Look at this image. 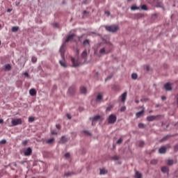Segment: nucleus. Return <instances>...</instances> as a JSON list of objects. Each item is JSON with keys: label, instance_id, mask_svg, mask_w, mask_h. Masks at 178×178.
I'll return each mask as SVG.
<instances>
[{"label": "nucleus", "instance_id": "f257e3e1", "mask_svg": "<svg viewBox=\"0 0 178 178\" xmlns=\"http://www.w3.org/2000/svg\"><path fill=\"white\" fill-rule=\"evenodd\" d=\"M105 29L106 31H109V33H116V31L119 30V26L118 25L106 26Z\"/></svg>", "mask_w": 178, "mask_h": 178}, {"label": "nucleus", "instance_id": "f03ea898", "mask_svg": "<svg viewBox=\"0 0 178 178\" xmlns=\"http://www.w3.org/2000/svg\"><path fill=\"white\" fill-rule=\"evenodd\" d=\"M118 118L115 115V114H111L108 116V122L109 124H113L116 120H117Z\"/></svg>", "mask_w": 178, "mask_h": 178}, {"label": "nucleus", "instance_id": "7ed1b4c3", "mask_svg": "<svg viewBox=\"0 0 178 178\" xmlns=\"http://www.w3.org/2000/svg\"><path fill=\"white\" fill-rule=\"evenodd\" d=\"M66 51V42H63L62 46L60 47V53L61 55V58H65V52Z\"/></svg>", "mask_w": 178, "mask_h": 178}, {"label": "nucleus", "instance_id": "20e7f679", "mask_svg": "<svg viewBox=\"0 0 178 178\" xmlns=\"http://www.w3.org/2000/svg\"><path fill=\"white\" fill-rule=\"evenodd\" d=\"M12 126H17V124H22L23 123L22 118L13 119L11 121Z\"/></svg>", "mask_w": 178, "mask_h": 178}, {"label": "nucleus", "instance_id": "39448f33", "mask_svg": "<svg viewBox=\"0 0 178 178\" xmlns=\"http://www.w3.org/2000/svg\"><path fill=\"white\" fill-rule=\"evenodd\" d=\"M71 62L74 67H77L79 65H81V63L79 62V59L75 60L73 57H71Z\"/></svg>", "mask_w": 178, "mask_h": 178}, {"label": "nucleus", "instance_id": "423d86ee", "mask_svg": "<svg viewBox=\"0 0 178 178\" xmlns=\"http://www.w3.org/2000/svg\"><path fill=\"white\" fill-rule=\"evenodd\" d=\"M33 154V149H31V147H28L24 152V156H30Z\"/></svg>", "mask_w": 178, "mask_h": 178}, {"label": "nucleus", "instance_id": "0eeeda50", "mask_svg": "<svg viewBox=\"0 0 178 178\" xmlns=\"http://www.w3.org/2000/svg\"><path fill=\"white\" fill-rule=\"evenodd\" d=\"M74 37H76V35L74 33L69 35L64 42H69V41H72V40H73Z\"/></svg>", "mask_w": 178, "mask_h": 178}, {"label": "nucleus", "instance_id": "6e6552de", "mask_svg": "<svg viewBox=\"0 0 178 178\" xmlns=\"http://www.w3.org/2000/svg\"><path fill=\"white\" fill-rule=\"evenodd\" d=\"M98 120H101V115H96L94 118H92V126H94V124L95 123V122H97Z\"/></svg>", "mask_w": 178, "mask_h": 178}, {"label": "nucleus", "instance_id": "1a4fd4ad", "mask_svg": "<svg viewBox=\"0 0 178 178\" xmlns=\"http://www.w3.org/2000/svg\"><path fill=\"white\" fill-rule=\"evenodd\" d=\"M164 88L166 91H172V84L170 83H167L164 85Z\"/></svg>", "mask_w": 178, "mask_h": 178}, {"label": "nucleus", "instance_id": "9d476101", "mask_svg": "<svg viewBox=\"0 0 178 178\" xmlns=\"http://www.w3.org/2000/svg\"><path fill=\"white\" fill-rule=\"evenodd\" d=\"M167 149L168 148H166V147L163 146L159 149V154H166Z\"/></svg>", "mask_w": 178, "mask_h": 178}, {"label": "nucleus", "instance_id": "9b49d317", "mask_svg": "<svg viewBox=\"0 0 178 178\" xmlns=\"http://www.w3.org/2000/svg\"><path fill=\"white\" fill-rule=\"evenodd\" d=\"M127 98V92H124L121 95V101H122V102H125Z\"/></svg>", "mask_w": 178, "mask_h": 178}, {"label": "nucleus", "instance_id": "f8f14e48", "mask_svg": "<svg viewBox=\"0 0 178 178\" xmlns=\"http://www.w3.org/2000/svg\"><path fill=\"white\" fill-rule=\"evenodd\" d=\"M157 116L155 115H150L147 117V120L148 122H154V120H155V119H156Z\"/></svg>", "mask_w": 178, "mask_h": 178}, {"label": "nucleus", "instance_id": "ddd939ff", "mask_svg": "<svg viewBox=\"0 0 178 178\" xmlns=\"http://www.w3.org/2000/svg\"><path fill=\"white\" fill-rule=\"evenodd\" d=\"M109 52H111V50L109 51H106L105 48H102L99 50V54L101 55H104V54H109Z\"/></svg>", "mask_w": 178, "mask_h": 178}, {"label": "nucleus", "instance_id": "4468645a", "mask_svg": "<svg viewBox=\"0 0 178 178\" xmlns=\"http://www.w3.org/2000/svg\"><path fill=\"white\" fill-rule=\"evenodd\" d=\"M29 94H30V95H31L32 97H34V95H37V91H35V89L31 88V89L29 90Z\"/></svg>", "mask_w": 178, "mask_h": 178}, {"label": "nucleus", "instance_id": "2eb2a0df", "mask_svg": "<svg viewBox=\"0 0 178 178\" xmlns=\"http://www.w3.org/2000/svg\"><path fill=\"white\" fill-rule=\"evenodd\" d=\"M60 65L63 67H67V65L66 64V62L65 61V58H63V60L59 61Z\"/></svg>", "mask_w": 178, "mask_h": 178}, {"label": "nucleus", "instance_id": "dca6fc26", "mask_svg": "<svg viewBox=\"0 0 178 178\" xmlns=\"http://www.w3.org/2000/svg\"><path fill=\"white\" fill-rule=\"evenodd\" d=\"M161 172H163V173H168L169 172V168H168L167 166H164L161 168Z\"/></svg>", "mask_w": 178, "mask_h": 178}, {"label": "nucleus", "instance_id": "f3484780", "mask_svg": "<svg viewBox=\"0 0 178 178\" xmlns=\"http://www.w3.org/2000/svg\"><path fill=\"white\" fill-rule=\"evenodd\" d=\"M81 94H87V88L86 87H81L80 88Z\"/></svg>", "mask_w": 178, "mask_h": 178}, {"label": "nucleus", "instance_id": "a211bd4d", "mask_svg": "<svg viewBox=\"0 0 178 178\" xmlns=\"http://www.w3.org/2000/svg\"><path fill=\"white\" fill-rule=\"evenodd\" d=\"M102 98H103L102 94L99 93V94L97 95V96L96 101H97V102H99L100 101H102Z\"/></svg>", "mask_w": 178, "mask_h": 178}, {"label": "nucleus", "instance_id": "6ab92c4d", "mask_svg": "<svg viewBox=\"0 0 178 178\" xmlns=\"http://www.w3.org/2000/svg\"><path fill=\"white\" fill-rule=\"evenodd\" d=\"M67 138H66L65 136H62L60 140V144H65V143H67Z\"/></svg>", "mask_w": 178, "mask_h": 178}, {"label": "nucleus", "instance_id": "aec40b11", "mask_svg": "<svg viewBox=\"0 0 178 178\" xmlns=\"http://www.w3.org/2000/svg\"><path fill=\"white\" fill-rule=\"evenodd\" d=\"M47 144H54V143H55V138H51L50 139H48L47 141H46Z\"/></svg>", "mask_w": 178, "mask_h": 178}, {"label": "nucleus", "instance_id": "412c9836", "mask_svg": "<svg viewBox=\"0 0 178 178\" xmlns=\"http://www.w3.org/2000/svg\"><path fill=\"white\" fill-rule=\"evenodd\" d=\"M143 114H144V110H142L141 111L136 113V118H140V116H143Z\"/></svg>", "mask_w": 178, "mask_h": 178}, {"label": "nucleus", "instance_id": "4be33fe9", "mask_svg": "<svg viewBox=\"0 0 178 178\" xmlns=\"http://www.w3.org/2000/svg\"><path fill=\"white\" fill-rule=\"evenodd\" d=\"M135 178H143V175L138 171H136L135 174Z\"/></svg>", "mask_w": 178, "mask_h": 178}, {"label": "nucleus", "instance_id": "5701e85b", "mask_svg": "<svg viewBox=\"0 0 178 178\" xmlns=\"http://www.w3.org/2000/svg\"><path fill=\"white\" fill-rule=\"evenodd\" d=\"M13 33H16L19 31V26H13L11 29Z\"/></svg>", "mask_w": 178, "mask_h": 178}, {"label": "nucleus", "instance_id": "b1692460", "mask_svg": "<svg viewBox=\"0 0 178 178\" xmlns=\"http://www.w3.org/2000/svg\"><path fill=\"white\" fill-rule=\"evenodd\" d=\"M81 56L83 58V59H86V58H87V51H83L82 54H81Z\"/></svg>", "mask_w": 178, "mask_h": 178}, {"label": "nucleus", "instance_id": "393cba45", "mask_svg": "<svg viewBox=\"0 0 178 178\" xmlns=\"http://www.w3.org/2000/svg\"><path fill=\"white\" fill-rule=\"evenodd\" d=\"M113 108V104H110L107 108H106V112H109L111 111H112V108Z\"/></svg>", "mask_w": 178, "mask_h": 178}, {"label": "nucleus", "instance_id": "a878e982", "mask_svg": "<svg viewBox=\"0 0 178 178\" xmlns=\"http://www.w3.org/2000/svg\"><path fill=\"white\" fill-rule=\"evenodd\" d=\"M108 173V171L105 169H100V175H106Z\"/></svg>", "mask_w": 178, "mask_h": 178}, {"label": "nucleus", "instance_id": "bb28decb", "mask_svg": "<svg viewBox=\"0 0 178 178\" xmlns=\"http://www.w3.org/2000/svg\"><path fill=\"white\" fill-rule=\"evenodd\" d=\"M138 9H140V7H138V6H132L131 7V10H138Z\"/></svg>", "mask_w": 178, "mask_h": 178}, {"label": "nucleus", "instance_id": "cd10ccee", "mask_svg": "<svg viewBox=\"0 0 178 178\" xmlns=\"http://www.w3.org/2000/svg\"><path fill=\"white\" fill-rule=\"evenodd\" d=\"M137 77H138V75L136 73H133L131 74V79H133V80H137Z\"/></svg>", "mask_w": 178, "mask_h": 178}, {"label": "nucleus", "instance_id": "c85d7f7f", "mask_svg": "<svg viewBox=\"0 0 178 178\" xmlns=\"http://www.w3.org/2000/svg\"><path fill=\"white\" fill-rule=\"evenodd\" d=\"M150 163H151L152 165H156V163H158V160H156V159L152 160V161H150Z\"/></svg>", "mask_w": 178, "mask_h": 178}, {"label": "nucleus", "instance_id": "c756f323", "mask_svg": "<svg viewBox=\"0 0 178 178\" xmlns=\"http://www.w3.org/2000/svg\"><path fill=\"white\" fill-rule=\"evenodd\" d=\"M167 163L169 166H172V165H173V163H174L173 160H170V159L168 160Z\"/></svg>", "mask_w": 178, "mask_h": 178}, {"label": "nucleus", "instance_id": "7c9ffc66", "mask_svg": "<svg viewBox=\"0 0 178 178\" xmlns=\"http://www.w3.org/2000/svg\"><path fill=\"white\" fill-rule=\"evenodd\" d=\"M83 45H90V40H85L83 41Z\"/></svg>", "mask_w": 178, "mask_h": 178}, {"label": "nucleus", "instance_id": "2f4dec72", "mask_svg": "<svg viewBox=\"0 0 178 178\" xmlns=\"http://www.w3.org/2000/svg\"><path fill=\"white\" fill-rule=\"evenodd\" d=\"M5 69L6 70H10V69H12V67L10 66V65L8 64L6 65Z\"/></svg>", "mask_w": 178, "mask_h": 178}, {"label": "nucleus", "instance_id": "473e14b6", "mask_svg": "<svg viewBox=\"0 0 178 178\" xmlns=\"http://www.w3.org/2000/svg\"><path fill=\"white\" fill-rule=\"evenodd\" d=\"M31 61L33 62V63H35V62H37V57L33 56L31 58Z\"/></svg>", "mask_w": 178, "mask_h": 178}, {"label": "nucleus", "instance_id": "72a5a7b5", "mask_svg": "<svg viewBox=\"0 0 178 178\" xmlns=\"http://www.w3.org/2000/svg\"><path fill=\"white\" fill-rule=\"evenodd\" d=\"M29 122L33 123V122H34V117H29Z\"/></svg>", "mask_w": 178, "mask_h": 178}, {"label": "nucleus", "instance_id": "f704fd0d", "mask_svg": "<svg viewBox=\"0 0 178 178\" xmlns=\"http://www.w3.org/2000/svg\"><path fill=\"white\" fill-rule=\"evenodd\" d=\"M86 136H91V133H90V131H83Z\"/></svg>", "mask_w": 178, "mask_h": 178}, {"label": "nucleus", "instance_id": "c9c22d12", "mask_svg": "<svg viewBox=\"0 0 178 178\" xmlns=\"http://www.w3.org/2000/svg\"><path fill=\"white\" fill-rule=\"evenodd\" d=\"M141 9H142L143 10H147V6H146V5H143V6H141Z\"/></svg>", "mask_w": 178, "mask_h": 178}, {"label": "nucleus", "instance_id": "e433bc0d", "mask_svg": "<svg viewBox=\"0 0 178 178\" xmlns=\"http://www.w3.org/2000/svg\"><path fill=\"white\" fill-rule=\"evenodd\" d=\"M138 127H139V129H144V124L139 123L138 124Z\"/></svg>", "mask_w": 178, "mask_h": 178}, {"label": "nucleus", "instance_id": "4c0bfd02", "mask_svg": "<svg viewBox=\"0 0 178 178\" xmlns=\"http://www.w3.org/2000/svg\"><path fill=\"white\" fill-rule=\"evenodd\" d=\"M144 141H143V140H140V142H139V147H144Z\"/></svg>", "mask_w": 178, "mask_h": 178}, {"label": "nucleus", "instance_id": "58836bf2", "mask_svg": "<svg viewBox=\"0 0 178 178\" xmlns=\"http://www.w3.org/2000/svg\"><path fill=\"white\" fill-rule=\"evenodd\" d=\"M122 143H123V139L120 138L118 141H117V144L120 145Z\"/></svg>", "mask_w": 178, "mask_h": 178}, {"label": "nucleus", "instance_id": "ea45409f", "mask_svg": "<svg viewBox=\"0 0 178 178\" xmlns=\"http://www.w3.org/2000/svg\"><path fill=\"white\" fill-rule=\"evenodd\" d=\"M0 144H6V140L3 139L0 141Z\"/></svg>", "mask_w": 178, "mask_h": 178}, {"label": "nucleus", "instance_id": "a19ab883", "mask_svg": "<svg viewBox=\"0 0 178 178\" xmlns=\"http://www.w3.org/2000/svg\"><path fill=\"white\" fill-rule=\"evenodd\" d=\"M124 111H126V106H122V107H121L120 111H121V112H124Z\"/></svg>", "mask_w": 178, "mask_h": 178}, {"label": "nucleus", "instance_id": "79ce46f5", "mask_svg": "<svg viewBox=\"0 0 178 178\" xmlns=\"http://www.w3.org/2000/svg\"><path fill=\"white\" fill-rule=\"evenodd\" d=\"M27 143H29L28 140H23L22 141V145H27Z\"/></svg>", "mask_w": 178, "mask_h": 178}, {"label": "nucleus", "instance_id": "37998d69", "mask_svg": "<svg viewBox=\"0 0 178 178\" xmlns=\"http://www.w3.org/2000/svg\"><path fill=\"white\" fill-rule=\"evenodd\" d=\"M174 150L175 151V152H177V151H178V145H176L174 147Z\"/></svg>", "mask_w": 178, "mask_h": 178}, {"label": "nucleus", "instance_id": "c03bdc74", "mask_svg": "<svg viewBox=\"0 0 178 178\" xmlns=\"http://www.w3.org/2000/svg\"><path fill=\"white\" fill-rule=\"evenodd\" d=\"M113 159H114L115 161H118V160H119V156H115L113 157Z\"/></svg>", "mask_w": 178, "mask_h": 178}, {"label": "nucleus", "instance_id": "a18cd8bd", "mask_svg": "<svg viewBox=\"0 0 178 178\" xmlns=\"http://www.w3.org/2000/svg\"><path fill=\"white\" fill-rule=\"evenodd\" d=\"M65 158H70V154L66 153V154H65Z\"/></svg>", "mask_w": 178, "mask_h": 178}, {"label": "nucleus", "instance_id": "49530a36", "mask_svg": "<svg viewBox=\"0 0 178 178\" xmlns=\"http://www.w3.org/2000/svg\"><path fill=\"white\" fill-rule=\"evenodd\" d=\"M72 172H66V173L65 174V176H72Z\"/></svg>", "mask_w": 178, "mask_h": 178}, {"label": "nucleus", "instance_id": "de8ad7c7", "mask_svg": "<svg viewBox=\"0 0 178 178\" xmlns=\"http://www.w3.org/2000/svg\"><path fill=\"white\" fill-rule=\"evenodd\" d=\"M56 129H58V130H60V124H56Z\"/></svg>", "mask_w": 178, "mask_h": 178}, {"label": "nucleus", "instance_id": "09e8293b", "mask_svg": "<svg viewBox=\"0 0 178 178\" xmlns=\"http://www.w3.org/2000/svg\"><path fill=\"white\" fill-rule=\"evenodd\" d=\"M24 76H25V77H29V73L28 72H24Z\"/></svg>", "mask_w": 178, "mask_h": 178}, {"label": "nucleus", "instance_id": "8fccbe9b", "mask_svg": "<svg viewBox=\"0 0 178 178\" xmlns=\"http://www.w3.org/2000/svg\"><path fill=\"white\" fill-rule=\"evenodd\" d=\"M105 15H107V16H109V15H111V13L109 11H105Z\"/></svg>", "mask_w": 178, "mask_h": 178}, {"label": "nucleus", "instance_id": "3c124183", "mask_svg": "<svg viewBox=\"0 0 178 178\" xmlns=\"http://www.w3.org/2000/svg\"><path fill=\"white\" fill-rule=\"evenodd\" d=\"M51 134L56 135V134H58V132L54 131H51Z\"/></svg>", "mask_w": 178, "mask_h": 178}, {"label": "nucleus", "instance_id": "603ef678", "mask_svg": "<svg viewBox=\"0 0 178 178\" xmlns=\"http://www.w3.org/2000/svg\"><path fill=\"white\" fill-rule=\"evenodd\" d=\"M161 99H162V101L166 100V97L163 96V97H161Z\"/></svg>", "mask_w": 178, "mask_h": 178}, {"label": "nucleus", "instance_id": "864d4df0", "mask_svg": "<svg viewBox=\"0 0 178 178\" xmlns=\"http://www.w3.org/2000/svg\"><path fill=\"white\" fill-rule=\"evenodd\" d=\"M67 118L68 119H72V116H70L69 114L67 115Z\"/></svg>", "mask_w": 178, "mask_h": 178}, {"label": "nucleus", "instance_id": "5fc2aeb1", "mask_svg": "<svg viewBox=\"0 0 178 178\" xmlns=\"http://www.w3.org/2000/svg\"><path fill=\"white\" fill-rule=\"evenodd\" d=\"M111 79H112V76H108V77L106 78V80H111Z\"/></svg>", "mask_w": 178, "mask_h": 178}, {"label": "nucleus", "instance_id": "6e6d98bb", "mask_svg": "<svg viewBox=\"0 0 178 178\" xmlns=\"http://www.w3.org/2000/svg\"><path fill=\"white\" fill-rule=\"evenodd\" d=\"M2 123H3V120L0 119V124H2Z\"/></svg>", "mask_w": 178, "mask_h": 178}, {"label": "nucleus", "instance_id": "4d7b16f0", "mask_svg": "<svg viewBox=\"0 0 178 178\" xmlns=\"http://www.w3.org/2000/svg\"><path fill=\"white\" fill-rule=\"evenodd\" d=\"M135 102H136V104H139V103H140V101H139V100H136Z\"/></svg>", "mask_w": 178, "mask_h": 178}, {"label": "nucleus", "instance_id": "13d9d810", "mask_svg": "<svg viewBox=\"0 0 178 178\" xmlns=\"http://www.w3.org/2000/svg\"><path fill=\"white\" fill-rule=\"evenodd\" d=\"M83 13H84V15H86V13H87V11H86V10H84V11H83Z\"/></svg>", "mask_w": 178, "mask_h": 178}, {"label": "nucleus", "instance_id": "bf43d9fd", "mask_svg": "<svg viewBox=\"0 0 178 178\" xmlns=\"http://www.w3.org/2000/svg\"><path fill=\"white\" fill-rule=\"evenodd\" d=\"M76 52H77V54H79V49H76Z\"/></svg>", "mask_w": 178, "mask_h": 178}, {"label": "nucleus", "instance_id": "052dcab7", "mask_svg": "<svg viewBox=\"0 0 178 178\" xmlns=\"http://www.w3.org/2000/svg\"><path fill=\"white\" fill-rule=\"evenodd\" d=\"M147 70H149V68L148 67H147Z\"/></svg>", "mask_w": 178, "mask_h": 178}, {"label": "nucleus", "instance_id": "680f3d73", "mask_svg": "<svg viewBox=\"0 0 178 178\" xmlns=\"http://www.w3.org/2000/svg\"><path fill=\"white\" fill-rule=\"evenodd\" d=\"M8 12H10V9H8Z\"/></svg>", "mask_w": 178, "mask_h": 178}, {"label": "nucleus", "instance_id": "e2e57ef3", "mask_svg": "<svg viewBox=\"0 0 178 178\" xmlns=\"http://www.w3.org/2000/svg\"><path fill=\"white\" fill-rule=\"evenodd\" d=\"M70 90H72V88H70Z\"/></svg>", "mask_w": 178, "mask_h": 178}, {"label": "nucleus", "instance_id": "0e129e2a", "mask_svg": "<svg viewBox=\"0 0 178 178\" xmlns=\"http://www.w3.org/2000/svg\"><path fill=\"white\" fill-rule=\"evenodd\" d=\"M0 45H1V40H0Z\"/></svg>", "mask_w": 178, "mask_h": 178}, {"label": "nucleus", "instance_id": "69168bd1", "mask_svg": "<svg viewBox=\"0 0 178 178\" xmlns=\"http://www.w3.org/2000/svg\"><path fill=\"white\" fill-rule=\"evenodd\" d=\"M128 1H132V0H128Z\"/></svg>", "mask_w": 178, "mask_h": 178}]
</instances>
